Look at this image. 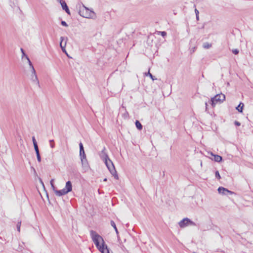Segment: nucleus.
I'll return each instance as SVG.
<instances>
[{"label":"nucleus","mask_w":253,"mask_h":253,"mask_svg":"<svg viewBox=\"0 0 253 253\" xmlns=\"http://www.w3.org/2000/svg\"><path fill=\"white\" fill-rule=\"evenodd\" d=\"M90 235L96 247L101 253H110L109 248L100 235L92 230L90 231Z\"/></svg>","instance_id":"1"},{"label":"nucleus","mask_w":253,"mask_h":253,"mask_svg":"<svg viewBox=\"0 0 253 253\" xmlns=\"http://www.w3.org/2000/svg\"><path fill=\"white\" fill-rule=\"evenodd\" d=\"M100 158L104 161L106 166L109 170L111 174L116 179H119V176L115 169L114 165L112 161L110 159L108 154L106 152V148L104 147L100 154Z\"/></svg>","instance_id":"2"},{"label":"nucleus","mask_w":253,"mask_h":253,"mask_svg":"<svg viewBox=\"0 0 253 253\" xmlns=\"http://www.w3.org/2000/svg\"><path fill=\"white\" fill-rule=\"evenodd\" d=\"M225 99V96L222 93L216 94L213 97L211 98L208 103H206V109L209 105L214 107L216 104H220Z\"/></svg>","instance_id":"3"},{"label":"nucleus","mask_w":253,"mask_h":253,"mask_svg":"<svg viewBox=\"0 0 253 253\" xmlns=\"http://www.w3.org/2000/svg\"><path fill=\"white\" fill-rule=\"evenodd\" d=\"M80 148V156L82 161L83 167L87 169L88 168V164L86 159V155L84 152V148L83 143L81 142L79 143Z\"/></svg>","instance_id":"4"},{"label":"nucleus","mask_w":253,"mask_h":253,"mask_svg":"<svg viewBox=\"0 0 253 253\" xmlns=\"http://www.w3.org/2000/svg\"><path fill=\"white\" fill-rule=\"evenodd\" d=\"M79 14L82 17L86 18L94 19L95 17V13L84 5L82 8L80 9Z\"/></svg>","instance_id":"5"},{"label":"nucleus","mask_w":253,"mask_h":253,"mask_svg":"<svg viewBox=\"0 0 253 253\" xmlns=\"http://www.w3.org/2000/svg\"><path fill=\"white\" fill-rule=\"evenodd\" d=\"M178 225L181 228H185L188 226H196V224L195 222L191 220L188 218H184L178 223Z\"/></svg>","instance_id":"6"},{"label":"nucleus","mask_w":253,"mask_h":253,"mask_svg":"<svg viewBox=\"0 0 253 253\" xmlns=\"http://www.w3.org/2000/svg\"><path fill=\"white\" fill-rule=\"evenodd\" d=\"M32 74L31 75V80L33 83L34 84H35L38 87H40V83L39 81V80L38 79V77L36 74V71L35 70V72H33V70H31Z\"/></svg>","instance_id":"7"},{"label":"nucleus","mask_w":253,"mask_h":253,"mask_svg":"<svg viewBox=\"0 0 253 253\" xmlns=\"http://www.w3.org/2000/svg\"><path fill=\"white\" fill-rule=\"evenodd\" d=\"M218 191L219 193L224 195H228V194L232 195L234 194V192L232 191H231L229 190H228L226 188H225L222 187H219L218 188Z\"/></svg>","instance_id":"8"},{"label":"nucleus","mask_w":253,"mask_h":253,"mask_svg":"<svg viewBox=\"0 0 253 253\" xmlns=\"http://www.w3.org/2000/svg\"><path fill=\"white\" fill-rule=\"evenodd\" d=\"M72 183L71 181L69 180L66 182L65 187L64 188L68 193L72 191Z\"/></svg>","instance_id":"9"},{"label":"nucleus","mask_w":253,"mask_h":253,"mask_svg":"<svg viewBox=\"0 0 253 253\" xmlns=\"http://www.w3.org/2000/svg\"><path fill=\"white\" fill-rule=\"evenodd\" d=\"M64 40V38L63 37H60V46L61 47V48L62 49V50L65 52L67 54V52L66 51V50H65V46H66V42H67V38H66V41L65 42V43H64V45H63V41Z\"/></svg>","instance_id":"10"},{"label":"nucleus","mask_w":253,"mask_h":253,"mask_svg":"<svg viewBox=\"0 0 253 253\" xmlns=\"http://www.w3.org/2000/svg\"><path fill=\"white\" fill-rule=\"evenodd\" d=\"M54 193H55L56 195L58 196H62L68 193L64 188L61 190H57V189L56 190H55Z\"/></svg>","instance_id":"11"},{"label":"nucleus","mask_w":253,"mask_h":253,"mask_svg":"<svg viewBox=\"0 0 253 253\" xmlns=\"http://www.w3.org/2000/svg\"><path fill=\"white\" fill-rule=\"evenodd\" d=\"M60 3H61V6L62 7V9L63 10H64L68 14H70V10H69V9L66 4V3L65 2V1H60Z\"/></svg>","instance_id":"12"},{"label":"nucleus","mask_w":253,"mask_h":253,"mask_svg":"<svg viewBox=\"0 0 253 253\" xmlns=\"http://www.w3.org/2000/svg\"><path fill=\"white\" fill-rule=\"evenodd\" d=\"M135 126L139 130H141L143 128V126L138 120H136L135 122Z\"/></svg>","instance_id":"13"},{"label":"nucleus","mask_w":253,"mask_h":253,"mask_svg":"<svg viewBox=\"0 0 253 253\" xmlns=\"http://www.w3.org/2000/svg\"><path fill=\"white\" fill-rule=\"evenodd\" d=\"M26 59L27 60L28 63L29 65L31 70H33V72H35V68L28 56H26Z\"/></svg>","instance_id":"14"},{"label":"nucleus","mask_w":253,"mask_h":253,"mask_svg":"<svg viewBox=\"0 0 253 253\" xmlns=\"http://www.w3.org/2000/svg\"><path fill=\"white\" fill-rule=\"evenodd\" d=\"M32 141H33V145H34V147L35 150L39 149V147H38V143H37V142L36 141V139L35 136H33L32 137Z\"/></svg>","instance_id":"15"},{"label":"nucleus","mask_w":253,"mask_h":253,"mask_svg":"<svg viewBox=\"0 0 253 253\" xmlns=\"http://www.w3.org/2000/svg\"><path fill=\"white\" fill-rule=\"evenodd\" d=\"M212 155L214 157V160L217 162H220L221 161L222 158L221 156L218 155H213L212 154Z\"/></svg>","instance_id":"16"},{"label":"nucleus","mask_w":253,"mask_h":253,"mask_svg":"<svg viewBox=\"0 0 253 253\" xmlns=\"http://www.w3.org/2000/svg\"><path fill=\"white\" fill-rule=\"evenodd\" d=\"M35 151V152L36 154L37 160H38V162L41 163V161H42V159H41V155L40 153L39 149H38V150H36Z\"/></svg>","instance_id":"17"},{"label":"nucleus","mask_w":253,"mask_h":253,"mask_svg":"<svg viewBox=\"0 0 253 253\" xmlns=\"http://www.w3.org/2000/svg\"><path fill=\"white\" fill-rule=\"evenodd\" d=\"M110 224H111V225L114 228L116 234H118L119 231L118 230V229L117 228V226H116V225L115 222L113 220H111Z\"/></svg>","instance_id":"18"},{"label":"nucleus","mask_w":253,"mask_h":253,"mask_svg":"<svg viewBox=\"0 0 253 253\" xmlns=\"http://www.w3.org/2000/svg\"><path fill=\"white\" fill-rule=\"evenodd\" d=\"M244 106V103L241 102L238 106L236 107L237 111H242Z\"/></svg>","instance_id":"19"},{"label":"nucleus","mask_w":253,"mask_h":253,"mask_svg":"<svg viewBox=\"0 0 253 253\" xmlns=\"http://www.w3.org/2000/svg\"><path fill=\"white\" fill-rule=\"evenodd\" d=\"M54 179H51L50 181V184L51 185V188L54 192H55V190L57 189L56 187L55 186L54 184Z\"/></svg>","instance_id":"20"},{"label":"nucleus","mask_w":253,"mask_h":253,"mask_svg":"<svg viewBox=\"0 0 253 253\" xmlns=\"http://www.w3.org/2000/svg\"><path fill=\"white\" fill-rule=\"evenodd\" d=\"M144 74H145V76H149L152 79V80L153 81L157 80V79L154 76H153L151 73H150L149 70L147 73H145Z\"/></svg>","instance_id":"21"},{"label":"nucleus","mask_w":253,"mask_h":253,"mask_svg":"<svg viewBox=\"0 0 253 253\" xmlns=\"http://www.w3.org/2000/svg\"><path fill=\"white\" fill-rule=\"evenodd\" d=\"M21 225V221H18L16 225L17 230L19 232L20 231Z\"/></svg>","instance_id":"22"},{"label":"nucleus","mask_w":253,"mask_h":253,"mask_svg":"<svg viewBox=\"0 0 253 253\" xmlns=\"http://www.w3.org/2000/svg\"><path fill=\"white\" fill-rule=\"evenodd\" d=\"M211 45L208 42H206V43H204V44H203V47L205 48H209L210 47H211Z\"/></svg>","instance_id":"23"},{"label":"nucleus","mask_w":253,"mask_h":253,"mask_svg":"<svg viewBox=\"0 0 253 253\" xmlns=\"http://www.w3.org/2000/svg\"><path fill=\"white\" fill-rule=\"evenodd\" d=\"M50 146L52 148H53L55 147L54 142L53 139H51L49 140Z\"/></svg>","instance_id":"24"},{"label":"nucleus","mask_w":253,"mask_h":253,"mask_svg":"<svg viewBox=\"0 0 253 253\" xmlns=\"http://www.w3.org/2000/svg\"><path fill=\"white\" fill-rule=\"evenodd\" d=\"M20 50L22 53V58H23L24 57H25L26 58V56H27V55L26 54L24 49L21 48L20 49Z\"/></svg>","instance_id":"25"},{"label":"nucleus","mask_w":253,"mask_h":253,"mask_svg":"<svg viewBox=\"0 0 253 253\" xmlns=\"http://www.w3.org/2000/svg\"><path fill=\"white\" fill-rule=\"evenodd\" d=\"M215 177L216 178H217L218 179H220L221 177H220V175L219 174V173L218 172V171H215Z\"/></svg>","instance_id":"26"},{"label":"nucleus","mask_w":253,"mask_h":253,"mask_svg":"<svg viewBox=\"0 0 253 253\" xmlns=\"http://www.w3.org/2000/svg\"><path fill=\"white\" fill-rule=\"evenodd\" d=\"M158 34H160L163 37H165L167 35V33L165 31L158 32Z\"/></svg>","instance_id":"27"},{"label":"nucleus","mask_w":253,"mask_h":253,"mask_svg":"<svg viewBox=\"0 0 253 253\" xmlns=\"http://www.w3.org/2000/svg\"><path fill=\"white\" fill-rule=\"evenodd\" d=\"M61 24L63 26H65V27H68V26L67 23L65 21H62L61 22Z\"/></svg>","instance_id":"28"},{"label":"nucleus","mask_w":253,"mask_h":253,"mask_svg":"<svg viewBox=\"0 0 253 253\" xmlns=\"http://www.w3.org/2000/svg\"><path fill=\"white\" fill-rule=\"evenodd\" d=\"M232 52L235 54H237L239 53V50L237 49H234L232 50Z\"/></svg>","instance_id":"29"},{"label":"nucleus","mask_w":253,"mask_h":253,"mask_svg":"<svg viewBox=\"0 0 253 253\" xmlns=\"http://www.w3.org/2000/svg\"><path fill=\"white\" fill-rule=\"evenodd\" d=\"M39 180H40V183L42 185L44 189H45L44 183H43V182L42 181V179L41 178H39Z\"/></svg>","instance_id":"30"},{"label":"nucleus","mask_w":253,"mask_h":253,"mask_svg":"<svg viewBox=\"0 0 253 253\" xmlns=\"http://www.w3.org/2000/svg\"><path fill=\"white\" fill-rule=\"evenodd\" d=\"M234 124L237 126H240L241 125L240 123L236 121L234 122Z\"/></svg>","instance_id":"31"},{"label":"nucleus","mask_w":253,"mask_h":253,"mask_svg":"<svg viewBox=\"0 0 253 253\" xmlns=\"http://www.w3.org/2000/svg\"><path fill=\"white\" fill-rule=\"evenodd\" d=\"M195 12L196 15H199V11L196 8L195 9Z\"/></svg>","instance_id":"32"},{"label":"nucleus","mask_w":253,"mask_h":253,"mask_svg":"<svg viewBox=\"0 0 253 253\" xmlns=\"http://www.w3.org/2000/svg\"><path fill=\"white\" fill-rule=\"evenodd\" d=\"M0 240H1V241H4V240H5V239H4V240H3V239L2 238V237L0 236ZM0 244H3V243H2V242L1 241H0Z\"/></svg>","instance_id":"33"},{"label":"nucleus","mask_w":253,"mask_h":253,"mask_svg":"<svg viewBox=\"0 0 253 253\" xmlns=\"http://www.w3.org/2000/svg\"><path fill=\"white\" fill-rule=\"evenodd\" d=\"M196 19L197 20H199V15H196Z\"/></svg>","instance_id":"34"},{"label":"nucleus","mask_w":253,"mask_h":253,"mask_svg":"<svg viewBox=\"0 0 253 253\" xmlns=\"http://www.w3.org/2000/svg\"><path fill=\"white\" fill-rule=\"evenodd\" d=\"M107 181V178H105L104 179H103V181Z\"/></svg>","instance_id":"35"},{"label":"nucleus","mask_w":253,"mask_h":253,"mask_svg":"<svg viewBox=\"0 0 253 253\" xmlns=\"http://www.w3.org/2000/svg\"><path fill=\"white\" fill-rule=\"evenodd\" d=\"M75 171L76 172V173H77V174L78 175H80V173L79 172H78V171Z\"/></svg>","instance_id":"36"},{"label":"nucleus","mask_w":253,"mask_h":253,"mask_svg":"<svg viewBox=\"0 0 253 253\" xmlns=\"http://www.w3.org/2000/svg\"><path fill=\"white\" fill-rule=\"evenodd\" d=\"M125 115H128V112L127 111H126V113H125L124 114Z\"/></svg>","instance_id":"37"},{"label":"nucleus","mask_w":253,"mask_h":253,"mask_svg":"<svg viewBox=\"0 0 253 253\" xmlns=\"http://www.w3.org/2000/svg\"><path fill=\"white\" fill-rule=\"evenodd\" d=\"M46 196H47V197L48 198V200H49L48 195V194H47V192H46Z\"/></svg>","instance_id":"38"},{"label":"nucleus","mask_w":253,"mask_h":253,"mask_svg":"<svg viewBox=\"0 0 253 253\" xmlns=\"http://www.w3.org/2000/svg\"><path fill=\"white\" fill-rule=\"evenodd\" d=\"M22 247H19V249L20 250H22Z\"/></svg>","instance_id":"39"},{"label":"nucleus","mask_w":253,"mask_h":253,"mask_svg":"<svg viewBox=\"0 0 253 253\" xmlns=\"http://www.w3.org/2000/svg\"><path fill=\"white\" fill-rule=\"evenodd\" d=\"M98 191L99 194H101V191H100L99 189Z\"/></svg>","instance_id":"40"}]
</instances>
